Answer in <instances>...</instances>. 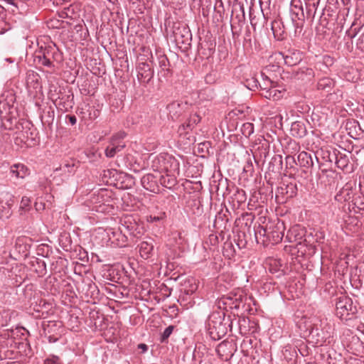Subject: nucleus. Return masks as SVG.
<instances>
[{"instance_id":"obj_29","label":"nucleus","mask_w":364,"mask_h":364,"mask_svg":"<svg viewBox=\"0 0 364 364\" xmlns=\"http://www.w3.org/2000/svg\"><path fill=\"white\" fill-rule=\"evenodd\" d=\"M213 261L210 262L209 267L212 269L213 274L217 273L222 266V259L220 255L211 254Z\"/></svg>"},{"instance_id":"obj_4","label":"nucleus","mask_w":364,"mask_h":364,"mask_svg":"<svg viewBox=\"0 0 364 364\" xmlns=\"http://www.w3.org/2000/svg\"><path fill=\"white\" fill-rule=\"evenodd\" d=\"M290 16L294 27V34L295 36H299L302 32L305 22V14L301 0L291 1Z\"/></svg>"},{"instance_id":"obj_59","label":"nucleus","mask_w":364,"mask_h":364,"mask_svg":"<svg viewBox=\"0 0 364 364\" xmlns=\"http://www.w3.org/2000/svg\"><path fill=\"white\" fill-rule=\"evenodd\" d=\"M328 154L327 156H323L324 159H326V161H328L330 162H332L333 161H335V158L332 156L333 153L328 152L326 153Z\"/></svg>"},{"instance_id":"obj_15","label":"nucleus","mask_w":364,"mask_h":364,"mask_svg":"<svg viewBox=\"0 0 364 364\" xmlns=\"http://www.w3.org/2000/svg\"><path fill=\"white\" fill-rule=\"evenodd\" d=\"M58 105L60 109L64 112H68L75 105L73 93L69 92L68 94L62 95L61 97H59Z\"/></svg>"},{"instance_id":"obj_23","label":"nucleus","mask_w":364,"mask_h":364,"mask_svg":"<svg viewBox=\"0 0 364 364\" xmlns=\"http://www.w3.org/2000/svg\"><path fill=\"white\" fill-rule=\"evenodd\" d=\"M306 128L304 124L300 122H295L291 124V133L292 136L301 138L306 135Z\"/></svg>"},{"instance_id":"obj_14","label":"nucleus","mask_w":364,"mask_h":364,"mask_svg":"<svg viewBox=\"0 0 364 364\" xmlns=\"http://www.w3.org/2000/svg\"><path fill=\"white\" fill-rule=\"evenodd\" d=\"M201 119L202 117L197 112L191 114L189 118L179 127L178 132L182 130L186 132L193 129L200 122Z\"/></svg>"},{"instance_id":"obj_52","label":"nucleus","mask_w":364,"mask_h":364,"mask_svg":"<svg viewBox=\"0 0 364 364\" xmlns=\"http://www.w3.org/2000/svg\"><path fill=\"white\" fill-rule=\"evenodd\" d=\"M60 170L64 172L73 173L74 171V164H65L60 166Z\"/></svg>"},{"instance_id":"obj_6","label":"nucleus","mask_w":364,"mask_h":364,"mask_svg":"<svg viewBox=\"0 0 364 364\" xmlns=\"http://www.w3.org/2000/svg\"><path fill=\"white\" fill-rule=\"evenodd\" d=\"M173 37L176 45L186 50L191 46V33L188 28L182 23H175L173 27Z\"/></svg>"},{"instance_id":"obj_61","label":"nucleus","mask_w":364,"mask_h":364,"mask_svg":"<svg viewBox=\"0 0 364 364\" xmlns=\"http://www.w3.org/2000/svg\"><path fill=\"white\" fill-rule=\"evenodd\" d=\"M92 202L96 203H99L100 206L101 204H102V199L97 200V198H96V195H94V197L92 198Z\"/></svg>"},{"instance_id":"obj_20","label":"nucleus","mask_w":364,"mask_h":364,"mask_svg":"<svg viewBox=\"0 0 364 364\" xmlns=\"http://www.w3.org/2000/svg\"><path fill=\"white\" fill-rule=\"evenodd\" d=\"M319 2V0H305V18H306L307 19H313L314 18Z\"/></svg>"},{"instance_id":"obj_46","label":"nucleus","mask_w":364,"mask_h":364,"mask_svg":"<svg viewBox=\"0 0 364 364\" xmlns=\"http://www.w3.org/2000/svg\"><path fill=\"white\" fill-rule=\"evenodd\" d=\"M166 218L165 213H161L159 215H149L147 216L146 220L149 223H158Z\"/></svg>"},{"instance_id":"obj_64","label":"nucleus","mask_w":364,"mask_h":364,"mask_svg":"<svg viewBox=\"0 0 364 364\" xmlns=\"http://www.w3.org/2000/svg\"><path fill=\"white\" fill-rule=\"evenodd\" d=\"M203 54V50H198V55L196 57V59H203V56H202Z\"/></svg>"},{"instance_id":"obj_22","label":"nucleus","mask_w":364,"mask_h":364,"mask_svg":"<svg viewBox=\"0 0 364 364\" xmlns=\"http://www.w3.org/2000/svg\"><path fill=\"white\" fill-rule=\"evenodd\" d=\"M269 265V271L272 274H278L277 277L283 274L282 262L281 259L269 258L267 261Z\"/></svg>"},{"instance_id":"obj_63","label":"nucleus","mask_w":364,"mask_h":364,"mask_svg":"<svg viewBox=\"0 0 364 364\" xmlns=\"http://www.w3.org/2000/svg\"><path fill=\"white\" fill-rule=\"evenodd\" d=\"M353 31V33L352 35L350 34V32H349V33H348V35L350 36V38H354V37L357 35V33H358V31L356 30V28H355Z\"/></svg>"},{"instance_id":"obj_56","label":"nucleus","mask_w":364,"mask_h":364,"mask_svg":"<svg viewBox=\"0 0 364 364\" xmlns=\"http://www.w3.org/2000/svg\"><path fill=\"white\" fill-rule=\"evenodd\" d=\"M225 347H226V344L224 343L223 342H221L220 343H219L215 348V351L216 352V353L220 357L222 355L220 354V350L222 348H224Z\"/></svg>"},{"instance_id":"obj_36","label":"nucleus","mask_w":364,"mask_h":364,"mask_svg":"<svg viewBox=\"0 0 364 364\" xmlns=\"http://www.w3.org/2000/svg\"><path fill=\"white\" fill-rule=\"evenodd\" d=\"M122 226L127 230V231L129 232L131 235H133L134 237L137 236V233H139V232H136L137 230V225L136 223H132L129 221V218H127V220H125L124 223L122 224Z\"/></svg>"},{"instance_id":"obj_2","label":"nucleus","mask_w":364,"mask_h":364,"mask_svg":"<svg viewBox=\"0 0 364 364\" xmlns=\"http://www.w3.org/2000/svg\"><path fill=\"white\" fill-rule=\"evenodd\" d=\"M16 129V136L14 138V143L18 146H31V142L35 140V129L31 123L27 121L18 122L16 119V125L11 130Z\"/></svg>"},{"instance_id":"obj_58","label":"nucleus","mask_w":364,"mask_h":364,"mask_svg":"<svg viewBox=\"0 0 364 364\" xmlns=\"http://www.w3.org/2000/svg\"><path fill=\"white\" fill-rule=\"evenodd\" d=\"M138 348L142 350V353H145L148 350V346L144 343H140L138 345Z\"/></svg>"},{"instance_id":"obj_43","label":"nucleus","mask_w":364,"mask_h":364,"mask_svg":"<svg viewBox=\"0 0 364 364\" xmlns=\"http://www.w3.org/2000/svg\"><path fill=\"white\" fill-rule=\"evenodd\" d=\"M256 238H257L258 235L262 237H266L267 239L270 240V235H269V230L264 228L263 226L258 225L257 228H255Z\"/></svg>"},{"instance_id":"obj_33","label":"nucleus","mask_w":364,"mask_h":364,"mask_svg":"<svg viewBox=\"0 0 364 364\" xmlns=\"http://www.w3.org/2000/svg\"><path fill=\"white\" fill-rule=\"evenodd\" d=\"M332 156L335 158V163L338 168L344 169L348 165V159L346 156L340 154L339 156L333 151Z\"/></svg>"},{"instance_id":"obj_49","label":"nucleus","mask_w":364,"mask_h":364,"mask_svg":"<svg viewBox=\"0 0 364 364\" xmlns=\"http://www.w3.org/2000/svg\"><path fill=\"white\" fill-rule=\"evenodd\" d=\"M86 107H88L87 111L90 112L89 113V118L90 119H95L99 116V110L95 109V107H92L89 105H86Z\"/></svg>"},{"instance_id":"obj_40","label":"nucleus","mask_w":364,"mask_h":364,"mask_svg":"<svg viewBox=\"0 0 364 364\" xmlns=\"http://www.w3.org/2000/svg\"><path fill=\"white\" fill-rule=\"evenodd\" d=\"M12 215V210L9 205L2 206L0 209V221H6L9 219Z\"/></svg>"},{"instance_id":"obj_50","label":"nucleus","mask_w":364,"mask_h":364,"mask_svg":"<svg viewBox=\"0 0 364 364\" xmlns=\"http://www.w3.org/2000/svg\"><path fill=\"white\" fill-rule=\"evenodd\" d=\"M143 69H144V73H141V77H148L150 79L152 77V72L149 67V65L146 63L142 64Z\"/></svg>"},{"instance_id":"obj_31","label":"nucleus","mask_w":364,"mask_h":364,"mask_svg":"<svg viewBox=\"0 0 364 364\" xmlns=\"http://www.w3.org/2000/svg\"><path fill=\"white\" fill-rule=\"evenodd\" d=\"M156 54L158 58L159 65L161 70H168L170 63L166 55L158 50H156Z\"/></svg>"},{"instance_id":"obj_25","label":"nucleus","mask_w":364,"mask_h":364,"mask_svg":"<svg viewBox=\"0 0 364 364\" xmlns=\"http://www.w3.org/2000/svg\"><path fill=\"white\" fill-rule=\"evenodd\" d=\"M271 28L274 38L278 40L282 38L284 34V26L282 22L280 20H274L271 23Z\"/></svg>"},{"instance_id":"obj_17","label":"nucleus","mask_w":364,"mask_h":364,"mask_svg":"<svg viewBox=\"0 0 364 364\" xmlns=\"http://www.w3.org/2000/svg\"><path fill=\"white\" fill-rule=\"evenodd\" d=\"M141 183L142 186L147 191L155 192L157 188L156 177L151 173L144 175L141 179Z\"/></svg>"},{"instance_id":"obj_57","label":"nucleus","mask_w":364,"mask_h":364,"mask_svg":"<svg viewBox=\"0 0 364 364\" xmlns=\"http://www.w3.org/2000/svg\"><path fill=\"white\" fill-rule=\"evenodd\" d=\"M67 117L68 118L69 122L72 125H75L77 122V118L74 115H68Z\"/></svg>"},{"instance_id":"obj_3","label":"nucleus","mask_w":364,"mask_h":364,"mask_svg":"<svg viewBox=\"0 0 364 364\" xmlns=\"http://www.w3.org/2000/svg\"><path fill=\"white\" fill-rule=\"evenodd\" d=\"M225 318H222L220 313L213 314L208 319V334L213 341L221 339L227 333L226 323H223Z\"/></svg>"},{"instance_id":"obj_35","label":"nucleus","mask_w":364,"mask_h":364,"mask_svg":"<svg viewBox=\"0 0 364 364\" xmlns=\"http://www.w3.org/2000/svg\"><path fill=\"white\" fill-rule=\"evenodd\" d=\"M29 335V332L28 330H26L25 328L19 326L16 327L15 329H12L11 331V335L9 336H11L14 338H16V337L21 336L22 337V339L26 338L27 336Z\"/></svg>"},{"instance_id":"obj_11","label":"nucleus","mask_w":364,"mask_h":364,"mask_svg":"<svg viewBox=\"0 0 364 364\" xmlns=\"http://www.w3.org/2000/svg\"><path fill=\"white\" fill-rule=\"evenodd\" d=\"M284 94V90H279L277 87H262L260 90V95L263 97L273 101H277L283 97Z\"/></svg>"},{"instance_id":"obj_13","label":"nucleus","mask_w":364,"mask_h":364,"mask_svg":"<svg viewBox=\"0 0 364 364\" xmlns=\"http://www.w3.org/2000/svg\"><path fill=\"white\" fill-rule=\"evenodd\" d=\"M29 169L22 164H16L11 166L10 174L16 178H24L29 175Z\"/></svg>"},{"instance_id":"obj_16","label":"nucleus","mask_w":364,"mask_h":364,"mask_svg":"<svg viewBox=\"0 0 364 364\" xmlns=\"http://www.w3.org/2000/svg\"><path fill=\"white\" fill-rule=\"evenodd\" d=\"M284 63L288 66H294L302 60V55L299 50H288L284 56Z\"/></svg>"},{"instance_id":"obj_37","label":"nucleus","mask_w":364,"mask_h":364,"mask_svg":"<svg viewBox=\"0 0 364 364\" xmlns=\"http://www.w3.org/2000/svg\"><path fill=\"white\" fill-rule=\"evenodd\" d=\"M159 181L161 184L166 188H171L176 183V179L171 176L168 173H166V176H161Z\"/></svg>"},{"instance_id":"obj_8","label":"nucleus","mask_w":364,"mask_h":364,"mask_svg":"<svg viewBox=\"0 0 364 364\" xmlns=\"http://www.w3.org/2000/svg\"><path fill=\"white\" fill-rule=\"evenodd\" d=\"M125 136L126 134L124 132H119L112 137L109 144L105 149L107 157H114L117 153L121 151L125 147L126 144L123 141Z\"/></svg>"},{"instance_id":"obj_60","label":"nucleus","mask_w":364,"mask_h":364,"mask_svg":"<svg viewBox=\"0 0 364 364\" xmlns=\"http://www.w3.org/2000/svg\"><path fill=\"white\" fill-rule=\"evenodd\" d=\"M305 73L307 75L310 77H312L314 75V71L311 68H306Z\"/></svg>"},{"instance_id":"obj_42","label":"nucleus","mask_w":364,"mask_h":364,"mask_svg":"<svg viewBox=\"0 0 364 364\" xmlns=\"http://www.w3.org/2000/svg\"><path fill=\"white\" fill-rule=\"evenodd\" d=\"M296 231L297 228H293L288 231L286 238L289 242H296L301 238V236L296 233Z\"/></svg>"},{"instance_id":"obj_41","label":"nucleus","mask_w":364,"mask_h":364,"mask_svg":"<svg viewBox=\"0 0 364 364\" xmlns=\"http://www.w3.org/2000/svg\"><path fill=\"white\" fill-rule=\"evenodd\" d=\"M235 249L231 242H225L223 247V255L230 259L235 255Z\"/></svg>"},{"instance_id":"obj_32","label":"nucleus","mask_w":364,"mask_h":364,"mask_svg":"<svg viewBox=\"0 0 364 364\" xmlns=\"http://www.w3.org/2000/svg\"><path fill=\"white\" fill-rule=\"evenodd\" d=\"M167 109L172 119L177 117L181 112V104L178 102H173L167 106Z\"/></svg>"},{"instance_id":"obj_30","label":"nucleus","mask_w":364,"mask_h":364,"mask_svg":"<svg viewBox=\"0 0 364 364\" xmlns=\"http://www.w3.org/2000/svg\"><path fill=\"white\" fill-rule=\"evenodd\" d=\"M97 200L102 199V204L109 203L112 200V192L107 189H100L97 195Z\"/></svg>"},{"instance_id":"obj_18","label":"nucleus","mask_w":364,"mask_h":364,"mask_svg":"<svg viewBox=\"0 0 364 364\" xmlns=\"http://www.w3.org/2000/svg\"><path fill=\"white\" fill-rule=\"evenodd\" d=\"M353 190L350 186L346 184L335 196V200L340 202L348 201L351 199Z\"/></svg>"},{"instance_id":"obj_39","label":"nucleus","mask_w":364,"mask_h":364,"mask_svg":"<svg viewBox=\"0 0 364 364\" xmlns=\"http://www.w3.org/2000/svg\"><path fill=\"white\" fill-rule=\"evenodd\" d=\"M52 59L45 57V55H41V54H38L36 53L35 60H37L38 63L41 64L43 66L48 68H53L54 66Z\"/></svg>"},{"instance_id":"obj_9","label":"nucleus","mask_w":364,"mask_h":364,"mask_svg":"<svg viewBox=\"0 0 364 364\" xmlns=\"http://www.w3.org/2000/svg\"><path fill=\"white\" fill-rule=\"evenodd\" d=\"M137 247L141 257L148 259L154 255L155 240L150 237H146L140 242Z\"/></svg>"},{"instance_id":"obj_34","label":"nucleus","mask_w":364,"mask_h":364,"mask_svg":"<svg viewBox=\"0 0 364 364\" xmlns=\"http://www.w3.org/2000/svg\"><path fill=\"white\" fill-rule=\"evenodd\" d=\"M282 193H285L287 195V198H293L297 193V187L294 183H289L286 186V187L281 188Z\"/></svg>"},{"instance_id":"obj_10","label":"nucleus","mask_w":364,"mask_h":364,"mask_svg":"<svg viewBox=\"0 0 364 364\" xmlns=\"http://www.w3.org/2000/svg\"><path fill=\"white\" fill-rule=\"evenodd\" d=\"M36 53L41 54V55H45V57L50 59H53L55 60H59L60 58L58 48L55 44L53 43L45 46L44 47L41 46L39 48V50L36 52Z\"/></svg>"},{"instance_id":"obj_7","label":"nucleus","mask_w":364,"mask_h":364,"mask_svg":"<svg viewBox=\"0 0 364 364\" xmlns=\"http://www.w3.org/2000/svg\"><path fill=\"white\" fill-rule=\"evenodd\" d=\"M173 164L174 166H177V163L175 159L168 155L160 154L156 156L152 161L153 169L159 172H171V167Z\"/></svg>"},{"instance_id":"obj_51","label":"nucleus","mask_w":364,"mask_h":364,"mask_svg":"<svg viewBox=\"0 0 364 364\" xmlns=\"http://www.w3.org/2000/svg\"><path fill=\"white\" fill-rule=\"evenodd\" d=\"M31 205V200L26 196H23L21 200V208L27 210Z\"/></svg>"},{"instance_id":"obj_62","label":"nucleus","mask_w":364,"mask_h":364,"mask_svg":"<svg viewBox=\"0 0 364 364\" xmlns=\"http://www.w3.org/2000/svg\"><path fill=\"white\" fill-rule=\"evenodd\" d=\"M196 187L194 188L195 190H200V189H202V183L200 181H198V182H196Z\"/></svg>"},{"instance_id":"obj_54","label":"nucleus","mask_w":364,"mask_h":364,"mask_svg":"<svg viewBox=\"0 0 364 364\" xmlns=\"http://www.w3.org/2000/svg\"><path fill=\"white\" fill-rule=\"evenodd\" d=\"M285 160L287 166H289L290 168H292L294 166V164H296L295 159L291 156H287Z\"/></svg>"},{"instance_id":"obj_24","label":"nucleus","mask_w":364,"mask_h":364,"mask_svg":"<svg viewBox=\"0 0 364 364\" xmlns=\"http://www.w3.org/2000/svg\"><path fill=\"white\" fill-rule=\"evenodd\" d=\"M220 240L219 236L217 234H210L208 236V240H206V244H209L210 245V252L211 254H215L218 255L220 254L219 250V245Z\"/></svg>"},{"instance_id":"obj_45","label":"nucleus","mask_w":364,"mask_h":364,"mask_svg":"<svg viewBox=\"0 0 364 364\" xmlns=\"http://www.w3.org/2000/svg\"><path fill=\"white\" fill-rule=\"evenodd\" d=\"M173 329H174L173 326H168V327H166L164 329V332L161 333V342L166 341L168 338V337L171 336V334L172 333Z\"/></svg>"},{"instance_id":"obj_55","label":"nucleus","mask_w":364,"mask_h":364,"mask_svg":"<svg viewBox=\"0 0 364 364\" xmlns=\"http://www.w3.org/2000/svg\"><path fill=\"white\" fill-rule=\"evenodd\" d=\"M206 43H208L209 45H206V47L208 48L210 53H214L216 41L215 39H214L213 41L206 42Z\"/></svg>"},{"instance_id":"obj_21","label":"nucleus","mask_w":364,"mask_h":364,"mask_svg":"<svg viewBox=\"0 0 364 364\" xmlns=\"http://www.w3.org/2000/svg\"><path fill=\"white\" fill-rule=\"evenodd\" d=\"M188 207L191 213L196 216H202L203 213V206L200 198L192 199L188 203Z\"/></svg>"},{"instance_id":"obj_48","label":"nucleus","mask_w":364,"mask_h":364,"mask_svg":"<svg viewBox=\"0 0 364 364\" xmlns=\"http://www.w3.org/2000/svg\"><path fill=\"white\" fill-rule=\"evenodd\" d=\"M44 364H63V363L58 356L51 355L48 356L44 360Z\"/></svg>"},{"instance_id":"obj_53","label":"nucleus","mask_w":364,"mask_h":364,"mask_svg":"<svg viewBox=\"0 0 364 364\" xmlns=\"http://www.w3.org/2000/svg\"><path fill=\"white\" fill-rule=\"evenodd\" d=\"M198 6V9L199 10V14H201L203 16H205V8L203 6L201 0H199L198 2H194L193 4V7L196 8Z\"/></svg>"},{"instance_id":"obj_27","label":"nucleus","mask_w":364,"mask_h":364,"mask_svg":"<svg viewBox=\"0 0 364 364\" xmlns=\"http://www.w3.org/2000/svg\"><path fill=\"white\" fill-rule=\"evenodd\" d=\"M53 326H58V330L59 331V332L56 334H53V335H49L48 336V341L49 343H55L57 342L63 331V327H62V325L60 323H52V324H49L48 325V333H50V330H52V328Z\"/></svg>"},{"instance_id":"obj_1","label":"nucleus","mask_w":364,"mask_h":364,"mask_svg":"<svg viewBox=\"0 0 364 364\" xmlns=\"http://www.w3.org/2000/svg\"><path fill=\"white\" fill-rule=\"evenodd\" d=\"M15 101L16 97L13 90H6L0 95L1 128L3 129H12L16 125Z\"/></svg>"},{"instance_id":"obj_38","label":"nucleus","mask_w":364,"mask_h":364,"mask_svg":"<svg viewBox=\"0 0 364 364\" xmlns=\"http://www.w3.org/2000/svg\"><path fill=\"white\" fill-rule=\"evenodd\" d=\"M11 312L9 310L0 311V326L8 325L11 318Z\"/></svg>"},{"instance_id":"obj_44","label":"nucleus","mask_w":364,"mask_h":364,"mask_svg":"<svg viewBox=\"0 0 364 364\" xmlns=\"http://www.w3.org/2000/svg\"><path fill=\"white\" fill-rule=\"evenodd\" d=\"M228 299L232 300V304L234 305V308L239 309L240 304L243 301L244 296L242 294H235L232 296L228 297Z\"/></svg>"},{"instance_id":"obj_28","label":"nucleus","mask_w":364,"mask_h":364,"mask_svg":"<svg viewBox=\"0 0 364 364\" xmlns=\"http://www.w3.org/2000/svg\"><path fill=\"white\" fill-rule=\"evenodd\" d=\"M118 176L117 171L115 169H107L104 170L102 176L105 181L107 183L112 184L117 179Z\"/></svg>"},{"instance_id":"obj_47","label":"nucleus","mask_w":364,"mask_h":364,"mask_svg":"<svg viewBox=\"0 0 364 364\" xmlns=\"http://www.w3.org/2000/svg\"><path fill=\"white\" fill-rule=\"evenodd\" d=\"M73 14V9L71 7H66L58 13V15L62 18H72L71 14Z\"/></svg>"},{"instance_id":"obj_12","label":"nucleus","mask_w":364,"mask_h":364,"mask_svg":"<svg viewBox=\"0 0 364 364\" xmlns=\"http://www.w3.org/2000/svg\"><path fill=\"white\" fill-rule=\"evenodd\" d=\"M313 156H314L316 160L318 161V159L315 154H312L306 151L300 152L297 156L298 164L301 167L306 169L311 168L314 166Z\"/></svg>"},{"instance_id":"obj_26","label":"nucleus","mask_w":364,"mask_h":364,"mask_svg":"<svg viewBox=\"0 0 364 364\" xmlns=\"http://www.w3.org/2000/svg\"><path fill=\"white\" fill-rule=\"evenodd\" d=\"M334 86V82L331 78L323 77L319 80L317 84V87L320 90L329 92Z\"/></svg>"},{"instance_id":"obj_19","label":"nucleus","mask_w":364,"mask_h":364,"mask_svg":"<svg viewBox=\"0 0 364 364\" xmlns=\"http://www.w3.org/2000/svg\"><path fill=\"white\" fill-rule=\"evenodd\" d=\"M284 229L283 223H277L271 231H269L270 240L272 239V242L278 243L282 241L284 237Z\"/></svg>"},{"instance_id":"obj_5","label":"nucleus","mask_w":364,"mask_h":364,"mask_svg":"<svg viewBox=\"0 0 364 364\" xmlns=\"http://www.w3.org/2000/svg\"><path fill=\"white\" fill-rule=\"evenodd\" d=\"M357 312V309L353 305L352 299L346 296L337 299L336 303V314L341 320H350Z\"/></svg>"}]
</instances>
